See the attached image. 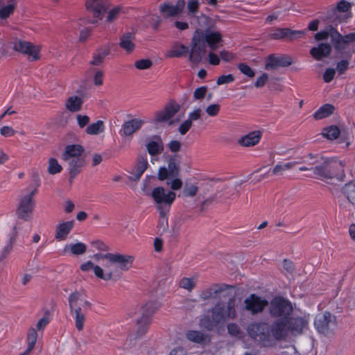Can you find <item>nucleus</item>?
<instances>
[{
	"mask_svg": "<svg viewBox=\"0 0 355 355\" xmlns=\"http://www.w3.org/2000/svg\"><path fill=\"white\" fill-rule=\"evenodd\" d=\"M234 80V77L232 74L223 75L218 78L216 83L218 85L227 84Z\"/></svg>",
	"mask_w": 355,
	"mask_h": 355,
	"instance_id": "59",
	"label": "nucleus"
},
{
	"mask_svg": "<svg viewBox=\"0 0 355 355\" xmlns=\"http://www.w3.org/2000/svg\"><path fill=\"white\" fill-rule=\"evenodd\" d=\"M328 37H330L332 46L329 43H320L318 46L313 47L310 50V54L315 60H320L328 57L331 52L332 46L342 58H350L355 53V48L352 51L349 50V46H353L355 42V33L343 35L332 25H329L314 35L316 41L326 40Z\"/></svg>",
	"mask_w": 355,
	"mask_h": 355,
	"instance_id": "1",
	"label": "nucleus"
},
{
	"mask_svg": "<svg viewBox=\"0 0 355 355\" xmlns=\"http://www.w3.org/2000/svg\"><path fill=\"white\" fill-rule=\"evenodd\" d=\"M178 155L171 156L168 159V167H161L159 169L158 178L164 180L178 177L180 173V166L178 162Z\"/></svg>",
	"mask_w": 355,
	"mask_h": 355,
	"instance_id": "19",
	"label": "nucleus"
},
{
	"mask_svg": "<svg viewBox=\"0 0 355 355\" xmlns=\"http://www.w3.org/2000/svg\"><path fill=\"white\" fill-rule=\"evenodd\" d=\"M343 302L348 311L355 310V295L350 293H346L343 295Z\"/></svg>",
	"mask_w": 355,
	"mask_h": 355,
	"instance_id": "42",
	"label": "nucleus"
},
{
	"mask_svg": "<svg viewBox=\"0 0 355 355\" xmlns=\"http://www.w3.org/2000/svg\"><path fill=\"white\" fill-rule=\"evenodd\" d=\"M277 321L271 324L266 322H254L247 328L248 336L263 347H272L277 341H281L280 329Z\"/></svg>",
	"mask_w": 355,
	"mask_h": 355,
	"instance_id": "4",
	"label": "nucleus"
},
{
	"mask_svg": "<svg viewBox=\"0 0 355 355\" xmlns=\"http://www.w3.org/2000/svg\"><path fill=\"white\" fill-rule=\"evenodd\" d=\"M313 324L318 334L331 337L334 335L337 328V318L329 311H324L315 315Z\"/></svg>",
	"mask_w": 355,
	"mask_h": 355,
	"instance_id": "10",
	"label": "nucleus"
},
{
	"mask_svg": "<svg viewBox=\"0 0 355 355\" xmlns=\"http://www.w3.org/2000/svg\"><path fill=\"white\" fill-rule=\"evenodd\" d=\"M227 332L232 336L241 338L242 336V331L239 326L236 323H230L227 326Z\"/></svg>",
	"mask_w": 355,
	"mask_h": 355,
	"instance_id": "50",
	"label": "nucleus"
},
{
	"mask_svg": "<svg viewBox=\"0 0 355 355\" xmlns=\"http://www.w3.org/2000/svg\"><path fill=\"white\" fill-rule=\"evenodd\" d=\"M76 120L79 128H84L87 125H89L90 119L87 115L77 114Z\"/></svg>",
	"mask_w": 355,
	"mask_h": 355,
	"instance_id": "56",
	"label": "nucleus"
},
{
	"mask_svg": "<svg viewBox=\"0 0 355 355\" xmlns=\"http://www.w3.org/2000/svg\"><path fill=\"white\" fill-rule=\"evenodd\" d=\"M192 126V123L190 120L187 119L178 128V131L182 135H184Z\"/></svg>",
	"mask_w": 355,
	"mask_h": 355,
	"instance_id": "62",
	"label": "nucleus"
},
{
	"mask_svg": "<svg viewBox=\"0 0 355 355\" xmlns=\"http://www.w3.org/2000/svg\"><path fill=\"white\" fill-rule=\"evenodd\" d=\"M151 196L160 217L166 218L176 198L175 193L173 191H168L162 187H157L153 189Z\"/></svg>",
	"mask_w": 355,
	"mask_h": 355,
	"instance_id": "7",
	"label": "nucleus"
},
{
	"mask_svg": "<svg viewBox=\"0 0 355 355\" xmlns=\"http://www.w3.org/2000/svg\"><path fill=\"white\" fill-rule=\"evenodd\" d=\"M202 40L205 44L207 43L212 51H215L218 47L217 44L222 40V36L218 32L207 29L205 33L202 32Z\"/></svg>",
	"mask_w": 355,
	"mask_h": 355,
	"instance_id": "26",
	"label": "nucleus"
},
{
	"mask_svg": "<svg viewBox=\"0 0 355 355\" xmlns=\"http://www.w3.org/2000/svg\"><path fill=\"white\" fill-rule=\"evenodd\" d=\"M288 28H278L270 35V37L273 40H288Z\"/></svg>",
	"mask_w": 355,
	"mask_h": 355,
	"instance_id": "49",
	"label": "nucleus"
},
{
	"mask_svg": "<svg viewBox=\"0 0 355 355\" xmlns=\"http://www.w3.org/2000/svg\"><path fill=\"white\" fill-rule=\"evenodd\" d=\"M12 49L21 54L28 55V60L30 62L39 60L41 58V47L28 41L16 40L13 43Z\"/></svg>",
	"mask_w": 355,
	"mask_h": 355,
	"instance_id": "15",
	"label": "nucleus"
},
{
	"mask_svg": "<svg viewBox=\"0 0 355 355\" xmlns=\"http://www.w3.org/2000/svg\"><path fill=\"white\" fill-rule=\"evenodd\" d=\"M154 139L155 140L148 142L146 145L147 150L152 156L160 154L164 150L163 142L161 137L156 136Z\"/></svg>",
	"mask_w": 355,
	"mask_h": 355,
	"instance_id": "35",
	"label": "nucleus"
},
{
	"mask_svg": "<svg viewBox=\"0 0 355 355\" xmlns=\"http://www.w3.org/2000/svg\"><path fill=\"white\" fill-rule=\"evenodd\" d=\"M121 8L119 7H115L109 10L107 16L106 21L107 22H112L116 19L119 14L120 13Z\"/></svg>",
	"mask_w": 355,
	"mask_h": 355,
	"instance_id": "57",
	"label": "nucleus"
},
{
	"mask_svg": "<svg viewBox=\"0 0 355 355\" xmlns=\"http://www.w3.org/2000/svg\"><path fill=\"white\" fill-rule=\"evenodd\" d=\"M37 336L38 334L35 328L33 327H29L26 334L27 346L35 348L37 340Z\"/></svg>",
	"mask_w": 355,
	"mask_h": 355,
	"instance_id": "41",
	"label": "nucleus"
},
{
	"mask_svg": "<svg viewBox=\"0 0 355 355\" xmlns=\"http://www.w3.org/2000/svg\"><path fill=\"white\" fill-rule=\"evenodd\" d=\"M105 270L100 266H96L94 268L95 275L105 281H110L114 279L118 273L117 270L115 268L114 264L107 261L103 264Z\"/></svg>",
	"mask_w": 355,
	"mask_h": 355,
	"instance_id": "24",
	"label": "nucleus"
},
{
	"mask_svg": "<svg viewBox=\"0 0 355 355\" xmlns=\"http://www.w3.org/2000/svg\"><path fill=\"white\" fill-rule=\"evenodd\" d=\"M180 105L175 101H169L161 111L156 112L155 121L164 123L172 119L180 110Z\"/></svg>",
	"mask_w": 355,
	"mask_h": 355,
	"instance_id": "20",
	"label": "nucleus"
},
{
	"mask_svg": "<svg viewBox=\"0 0 355 355\" xmlns=\"http://www.w3.org/2000/svg\"><path fill=\"white\" fill-rule=\"evenodd\" d=\"M334 110V105L329 103L324 104L313 114V118L315 120H321L331 115Z\"/></svg>",
	"mask_w": 355,
	"mask_h": 355,
	"instance_id": "36",
	"label": "nucleus"
},
{
	"mask_svg": "<svg viewBox=\"0 0 355 355\" xmlns=\"http://www.w3.org/2000/svg\"><path fill=\"white\" fill-rule=\"evenodd\" d=\"M292 62L293 60L290 56L286 55L276 56L274 54H271L266 58L265 69L268 71H275L279 67H288Z\"/></svg>",
	"mask_w": 355,
	"mask_h": 355,
	"instance_id": "21",
	"label": "nucleus"
},
{
	"mask_svg": "<svg viewBox=\"0 0 355 355\" xmlns=\"http://www.w3.org/2000/svg\"><path fill=\"white\" fill-rule=\"evenodd\" d=\"M196 286V282L193 278L183 277L179 282V286L191 292Z\"/></svg>",
	"mask_w": 355,
	"mask_h": 355,
	"instance_id": "46",
	"label": "nucleus"
},
{
	"mask_svg": "<svg viewBox=\"0 0 355 355\" xmlns=\"http://www.w3.org/2000/svg\"><path fill=\"white\" fill-rule=\"evenodd\" d=\"M227 298V302L218 300L209 310L211 315H205L200 319V325L202 327L207 331H213L216 327L223 325L227 320L237 318L235 291H232Z\"/></svg>",
	"mask_w": 355,
	"mask_h": 355,
	"instance_id": "3",
	"label": "nucleus"
},
{
	"mask_svg": "<svg viewBox=\"0 0 355 355\" xmlns=\"http://www.w3.org/2000/svg\"><path fill=\"white\" fill-rule=\"evenodd\" d=\"M148 166V163L146 155L139 156L135 166L130 172L129 180L133 182L138 181L144 171L147 169Z\"/></svg>",
	"mask_w": 355,
	"mask_h": 355,
	"instance_id": "25",
	"label": "nucleus"
},
{
	"mask_svg": "<svg viewBox=\"0 0 355 355\" xmlns=\"http://www.w3.org/2000/svg\"><path fill=\"white\" fill-rule=\"evenodd\" d=\"M188 51L189 48L183 44L175 45L167 56L169 58H179L186 54Z\"/></svg>",
	"mask_w": 355,
	"mask_h": 355,
	"instance_id": "40",
	"label": "nucleus"
},
{
	"mask_svg": "<svg viewBox=\"0 0 355 355\" xmlns=\"http://www.w3.org/2000/svg\"><path fill=\"white\" fill-rule=\"evenodd\" d=\"M343 193L348 201L355 206V181L346 184L343 188Z\"/></svg>",
	"mask_w": 355,
	"mask_h": 355,
	"instance_id": "37",
	"label": "nucleus"
},
{
	"mask_svg": "<svg viewBox=\"0 0 355 355\" xmlns=\"http://www.w3.org/2000/svg\"><path fill=\"white\" fill-rule=\"evenodd\" d=\"M236 286L224 283L212 284L207 288L200 291L199 297L202 302H208L211 300H221L230 295L232 291H234Z\"/></svg>",
	"mask_w": 355,
	"mask_h": 355,
	"instance_id": "11",
	"label": "nucleus"
},
{
	"mask_svg": "<svg viewBox=\"0 0 355 355\" xmlns=\"http://www.w3.org/2000/svg\"><path fill=\"white\" fill-rule=\"evenodd\" d=\"M306 166H301V171H312L319 180L343 181L345 177L344 166L341 161L324 157L319 153H309L302 158Z\"/></svg>",
	"mask_w": 355,
	"mask_h": 355,
	"instance_id": "2",
	"label": "nucleus"
},
{
	"mask_svg": "<svg viewBox=\"0 0 355 355\" xmlns=\"http://www.w3.org/2000/svg\"><path fill=\"white\" fill-rule=\"evenodd\" d=\"M68 248L70 249L71 253L75 255L83 254L86 252L87 250V246L83 243H77L70 245L69 246H66L64 249V251L65 252Z\"/></svg>",
	"mask_w": 355,
	"mask_h": 355,
	"instance_id": "44",
	"label": "nucleus"
},
{
	"mask_svg": "<svg viewBox=\"0 0 355 355\" xmlns=\"http://www.w3.org/2000/svg\"><path fill=\"white\" fill-rule=\"evenodd\" d=\"M349 62L347 60H342L336 64V70L339 74H343L349 67Z\"/></svg>",
	"mask_w": 355,
	"mask_h": 355,
	"instance_id": "61",
	"label": "nucleus"
},
{
	"mask_svg": "<svg viewBox=\"0 0 355 355\" xmlns=\"http://www.w3.org/2000/svg\"><path fill=\"white\" fill-rule=\"evenodd\" d=\"M84 148L79 144L68 145L65 147L62 155V159L68 166L69 179H73L81 171L85 164V160L81 157Z\"/></svg>",
	"mask_w": 355,
	"mask_h": 355,
	"instance_id": "5",
	"label": "nucleus"
},
{
	"mask_svg": "<svg viewBox=\"0 0 355 355\" xmlns=\"http://www.w3.org/2000/svg\"><path fill=\"white\" fill-rule=\"evenodd\" d=\"M35 201L31 196H21L16 209V216L25 222L32 219Z\"/></svg>",
	"mask_w": 355,
	"mask_h": 355,
	"instance_id": "17",
	"label": "nucleus"
},
{
	"mask_svg": "<svg viewBox=\"0 0 355 355\" xmlns=\"http://www.w3.org/2000/svg\"><path fill=\"white\" fill-rule=\"evenodd\" d=\"M144 123V121L140 119H132L125 121L123 125V132L125 136H132L138 131Z\"/></svg>",
	"mask_w": 355,
	"mask_h": 355,
	"instance_id": "29",
	"label": "nucleus"
},
{
	"mask_svg": "<svg viewBox=\"0 0 355 355\" xmlns=\"http://www.w3.org/2000/svg\"><path fill=\"white\" fill-rule=\"evenodd\" d=\"M321 135L327 140L334 141L338 139L339 144L345 143L347 148L351 145L349 130L343 125H331L324 127L322 130Z\"/></svg>",
	"mask_w": 355,
	"mask_h": 355,
	"instance_id": "13",
	"label": "nucleus"
},
{
	"mask_svg": "<svg viewBox=\"0 0 355 355\" xmlns=\"http://www.w3.org/2000/svg\"><path fill=\"white\" fill-rule=\"evenodd\" d=\"M110 53V49L108 46H102L96 49L94 53L92 60L89 64L92 66H99L103 61L105 58Z\"/></svg>",
	"mask_w": 355,
	"mask_h": 355,
	"instance_id": "33",
	"label": "nucleus"
},
{
	"mask_svg": "<svg viewBox=\"0 0 355 355\" xmlns=\"http://www.w3.org/2000/svg\"><path fill=\"white\" fill-rule=\"evenodd\" d=\"M280 329L282 340H285L288 334L297 336L303 334L308 329L309 315L288 316L286 320L277 321Z\"/></svg>",
	"mask_w": 355,
	"mask_h": 355,
	"instance_id": "6",
	"label": "nucleus"
},
{
	"mask_svg": "<svg viewBox=\"0 0 355 355\" xmlns=\"http://www.w3.org/2000/svg\"><path fill=\"white\" fill-rule=\"evenodd\" d=\"M268 304V300L252 293L244 300L243 310L254 315L261 313Z\"/></svg>",
	"mask_w": 355,
	"mask_h": 355,
	"instance_id": "16",
	"label": "nucleus"
},
{
	"mask_svg": "<svg viewBox=\"0 0 355 355\" xmlns=\"http://www.w3.org/2000/svg\"><path fill=\"white\" fill-rule=\"evenodd\" d=\"M186 338L192 342L200 345H207L211 341V338L209 335L199 331H189L186 334Z\"/></svg>",
	"mask_w": 355,
	"mask_h": 355,
	"instance_id": "31",
	"label": "nucleus"
},
{
	"mask_svg": "<svg viewBox=\"0 0 355 355\" xmlns=\"http://www.w3.org/2000/svg\"><path fill=\"white\" fill-rule=\"evenodd\" d=\"M261 139L259 132H251L248 135L243 136L238 140V144L241 146L251 147L257 144Z\"/></svg>",
	"mask_w": 355,
	"mask_h": 355,
	"instance_id": "30",
	"label": "nucleus"
},
{
	"mask_svg": "<svg viewBox=\"0 0 355 355\" xmlns=\"http://www.w3.org/2000/svg\"><path fill=\"white\" fill-rule=\"evenodd\" d=\"M206 53V44L202 40V31L196 30L193 34L191 44L189 61L198 64Z\"/></svg>",
	"mask_w": 355,
	"mask_h": 355,
	"instance_id": "14",
	"label": "nucleus"
},
{
	"mask_svg": "<svg viewBox=\"0 0 355 355\" xmlns=\"http://www.w3.org/2000/svg\"><path fill=\"white\" fill-rule=\"evenodd\" d=\"M336 70L332 68H328L325 70L323 74V79L324 82L329 83L331 82L335 76Z\"/></svg>",
	"mask_w": 355,
	"mask_h": 355,
	"instance_id": "64",
	"label": "nucleus"
},
{
	"mask_svg": "<svg viewBox=\"0 0 355 355\" xmlns=\"http://www.w3.org/2000/svg\"><path fill=\"white\" fill-rule=\"evenodd\" d=\"M198 190L199 188L196 185L187 183L184 186L182 196L186 198H193L197 195Z\"/></svg>",
	"mask_w": 355,
	"mask_h": 355,
	"instance_id": "45",
	"label": "nucleus"
},
{
	"mask_svg": "<svg viewBox=\"0 0 355 355\" xmlns=\"http://www.w3.org/2000/svg\"><path fill=\"white\" fill-rule=\"evenodd\" d=\"M187 8L188 10V15L190 17H195L196 14L199 10L200 2L198 0H189L187 1Z\"/></svg>",
	"mask_w": 355,
	"mask_h": 355,
	"instance_id": "48",
	"label": "nucleus"
},
{
	"mask_svg": "<svg viewBox=\"0 0 355 355\" xmlns=\"http://www.w3.org/2000/svg\"><path fill=\"white\" fill-rule=\"evenodd\" d=\"M295 164V162H288L284 164H277L272 169V174L275 175H282L284 171L291 169Z\"/></svg>",
	"mask_w": 355,
	"mask_h": 355,
	"instance_id": "47",
	"label": "nucleus"
},
{
	"mask_svg": "<svg viewBox=\"0 0 355 355\" xmlns=\"http://www.w3.org/2000/svg\"><path fill=\"white\" fill-rule=\"evenodd\" d=\"M69 306L70 314L73 316L75 320V327L78 331H81L84 329L86 320L81 306H90L91 304L87 300H83L81 293L76 291L69 296Z\"/></svg>",
	"mask_w": 355,
	"mask_h": 355,
	"instance_id": "8",
	"label": "nucleus"
},
{
	"mask_svg": "<svg viewBox=\"0 0 355 355\" xmlns=\"http://www.w3.org/2000/svg\"><path fill=\"white\" fill-rule=\"evenodd\" d=\"M220 109V105L219 104H211L207 107L205 112L209 116H216L218 114Z\"/></svg>",
	"mask_w": 355,
	"mask_h": 355,
	"instance_id": "55",
	"label": "nucleus"
},
{
	"mask_svg": "<svg viewBox=\"0 0 355 355\" xmlns=\"http://www.w3.org/2000/svg\"><path fill=\"white\" fill-rule=\"evenodd\" d=\"M85 6L94 18L102 19L105 12L110 8V3L108 0H87Z\"/></svg>",
	"mask_w": 355,
	"mask_h": 355,
	"instance_id": "18",
	"label": "nucleus"
},
{
	"mask_svg": "<svg viewBox=\"0 0 355 355\" xmlns=\"http://www.w3.org/2000/svg\"><path fill=\"white\" fill-rule=\"evenodd\" d=\"M105 130L104 122L98 120L95 123L89 124L85 129V132L89 135H97Z\"/></svg>",
	"mask_w": 355,
	"mask_h": 355,
	"instance_id": "38",
	"label": "nucleus"
},
{
	"mask_svg": "<svg viewBox=\"0 0 355 355\" xmlns=\"http://www.w3.org/2000/svg\"><path fill=\"white\" fill-rule=\"evenodd\" d=\"M238 69L242 73L250 78H253L255 75L254 71L245 63L239 64Z\"/></svg>",
	"mask_w": 355,
	"mask_h": 355,
	"instance_id": "52",
	"label": "nucleus"
},
{
	"mask_svg": "<svg viewBox=\"0 0 355 355\" xmlns=\"http://www.w3.org/2000/svg\"><path fill=\"white\" fill-rule=\"evenodd\" d=\"M281 355H298L296 348L293 345H287L282 347Z\"/></svg>",
	"mask_w": 355,
	"mask_h": 355,
	"instance_id": "60",
	"label": "nucleus"
},
{
	"mask_svg": "<svg viewBox=\"0 0 355 355\" xmlns=\"http://www.w3.org/2000/svg\"><path fill=\"white\" fill-rule=\"evenodd\" d=\"M207 92V87H200L195 89L193 92V97L196 100H202L205 98Z\"/></svg>",
	"mask_w": 355,
	"mask_h": 355,
	"instance_id": "58",
	"label": "nucleus"
},
{
	"mask_svg": "<svg viewBox=\"0 0 355 355\" xmlns=\"http://www.w3.org/2000/svg\"><path fill=\"white\" fill-rule=\"evenodd\" d=\"M48 172L51 175H55L62 171V167L55 158L51 157L48 162Z\"/></svg>",
	"mask_w": 355,
	"mask_h": 355,
	"instance_id": "43",
	"label": "nucleus"
},
{
	"mask_svg": "<svg viewBox=\"0 0 355 355\" xmlns=\"http://www.w3.org/2000/svg\"><path fill=\"white\" fill-rule=\"evenodd\" d=\"M135 39L134 33L130 32L125 33L121 36L119 45L127 53H131L135 49Z\"/></svg>",
	"mask_w": 355,
	"mask_h": 355,
	"instance_id": "28",
	"label": "nucleus"
},
{
	"mask_svg": "<svg viewBox=\"0 0 355 355\" xmlns=\"http://www.w3.org/2000/svg\"><path fill=\"white\" fill-rule=\"evenodd\" d=\"M306 31H293L288 28V40L290 41L295 40L299 37H303L306 35Z\"/></svg>",
	"mask_w": 355,
	"mask_h": 355,
	"instance_id": "53",
	"label": "nucleus"
},
{
	"mask_svg": "<svg viewBox=\"0 0 355 355\" xmlns=\"http://www.w3.org/2000/svg\"><path fill=\"white\" fill-rule=\"evenodd\" d=\"M83 105V98L74 95L68 97L64 103L65 109L71 112H79L81 110Z\"/></svg>",
	"mask_w": 355,
	"mask_h": 355,
	"instance_id": "32",
	"label": "nucleus"
},
{
	"mask_svg": "<svg viewBox=\"0 0 355 355\" xmlns=\"http://www.w3.org/2000/svg\"><path fill=\"white\" fill-rule=\"evenodd\" d=\"M161 304L155 300L149 301L141 307V315L151 319L152 315L160 308Z\"/></svg>",
	"mask_w": 355,
	"mask_h": 355,
	"instance_id": "34",
	"label": "nucleus"
},
{
	"mask_svg": "<svg viewBox=\"0 0 355 355\" xmlns=\"http://www.w3.org/2000/svg\"><path fill=\"white\" fill-rule=\"evenodd\" d=\"M15 130L10 126H3L0 129V134L5 137H12L15 135Z\"/></svg>",
	"mask_w": 355,
	"mask_h": 355,
	"instance_id": "63",
	"label": "nucleus"
},
{
	"mask_svg": "<svg viewBox=\"0 0 355 355\" xmlns=\"http://www.w3.org/2000/svg\"><path fill=\"white\" fill-rule=\"evenodd\" d=\"M74 225V220H69L59 223L55 228V238L59 241L66 239L67 235L73 229Z\"/></svg>",
	"mask_w": 355,
	"mask_h": 355,
	"instance_id": "27",
	"label": "nucleus"
},
{
	"mask_svg": "<svg viewBox=\"0 0 355 355\" xmlns=\"http://www.w3.org/2000/svg\"><path fill=\"white\" fill-rule=\"evenodd\" d=\"M151 322V319H149V318L144 317L141 315L136 321L137 324V330L135 333L130 334L126 340L125 343L128 345H132V342L135 340L137 338H141L144 336L148 329V327Z\"/></svg>",
	"mask_w": 355,
	"mask_h": 355,
	"instance_id": "22",
	"label": "nucleus"
},
{
	"mask_svg": "<svg viewBox=\"0 0 355 355\" xmlns=\"http://www.w3.org/2000/svg\"><path fill=\"white\" fill-rule=\"evenodd\" d=\"M17 0H9L8 4L0 8V18L7 19L12 15L16 7Z\"/></svg>",
	"mask_w": 355,
	"mask_h": 355,
	"instance_id": "39",
	"label": "nucleus"
},
{
	"mask_svg": "<svg viewBox=\"0 0 355 355\" xmlns=\"http://www.w3.org/2000/svg\"><path fill=\"white\" fill-rule=\"evenodd\" d=\"M173 178V180H171V178L166 179V184L170 186L172 190L180 189L182 186V180L176 177Z\"/></svg>",
	"mask_w": 355,
	"mask_h": 355,
	"instance_id": "54",
	"label": "nucleus"
},
{
	"mask_svg": "<svg viewBox=\"0 0 355 355\" xmlns=\"http://www.w3.org/2000/svg\"><path fill=\"white\" fill-rule=\"evenodd\" d=\"M267 307L270 316L275 319L274 321L286 320L288 316L292 315L293 311L292 303L281 296L273 297L268 302Z\"/></svg>",
	"mask_w": 355,
	"mask_h": 355,
	"instance_id": "9",
	"label": "nucleus"
},
{
	"mask_svg": "<svg viewBox=\"0 0 355 355\" xmlns=\"http://www.w3.org/2000/svg\"><path fill=\"white\" fill-rule=\"evenodd\" d=\"M153 62L149 59H141L135 62V66L137 69L144 70L150 68Z\"/></svg>",
	"mask_w": 355,
	"mask_h": 355,
	"instance_id": "51",
	"label": "nucleus"
},
{
	"mask_svg": "<svg viewBox=\"0 0 355 355\" xmlns=\"http://www.w3.org/2000/svg\"><path fill=\"white\" fill-rule=\"evenodd\" d=\"M185 6L184 0H178L175 6L168 3H164L159 6V10L164 17H174L183 12Z\"/></svg>",
	"mask_w": 355,
	"mask_h": 355,
	"instance_id": "23",
	"label": "nucleus"
},
{
	"mask_svg": "<svg viewBox=\"0 0 355 355\" xmlns=\"http://www.w3.org/2000/svg\"><path fill=\"white\" fill-rule=\"evenodd\" d=\"M94 258L97 261H107L114 263L115 268L119 270L127 271L131 268L134 261V257L128 254L120 253H98L94 255Z\"/></svg>",
	"mask_w": 355,
	"mask_h": 355,
	"instance_id": "12",
	"label": "nucleus"
}]
</instances>
